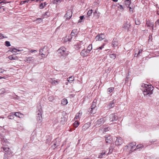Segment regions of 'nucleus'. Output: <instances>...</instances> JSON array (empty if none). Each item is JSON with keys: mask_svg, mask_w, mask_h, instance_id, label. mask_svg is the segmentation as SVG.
Segmentation results:
<instances>
[{"mask_svg": "<svg viewBox=\"0 0 159 159\" xmlns=\"http://www.w3.org/2000/svg\"><path fill=\"white\" fill-rule=\"evenodd\" d=\"M143 88L142 90L144 95H147L152 93L153 87L151 85L143 84L142 85Z\"/></svg>", "mask_w": 159, "mask_h": 159, "instance_id": "nucleus-1", "label": "nucleus"}, {"mask_svg": "<svg viewBox=\"0 0 159 159\" xmlns=\"http://www.w3.org/2000/svg\"><path fill=\"white\" fill-rule=\"evenodd\" d=\"M59 56L60 57H66L69 54L66 48L65 47H61L57 51Z\"/></svg>", "mask_w": 159, "mask_h": 159, "instance_id": "nucleus-2", "label": "nucleus"}, {"mask_svg": "<svg viewBox=\"0 0 159 159\" xmlns=\"http://www.w3.org/2000/svg\"><path fill=\"white\" fill-rule=\"evenodd\" d=\"M49 53L48 48L47 46H45L43 48L39 49V54L42 57H46Z\"/></svg>", "mask_w": 159, "mask_h": 159, "instance_id": "nucleus-3", "label": "nucleus"}, {"mask_svg": "<svg viewBox=\"0 0 159 159\" xmlns=\"http://www.w3.org/2000/svg\"><path fill=\"white\" fill-rule=\"evenodd\" d=\"M42 109L40 106H39L38 108V111H37V120L39 122H41L42 120Z\"/></svg>", "mask_w": 159, "mask_h": 159, "instance_id": "nucleus-4", "label": "nucleus"}, {"mask_svg": "<svg viewBox=\"0 0 159 159\" xmlns=\"http://www.w3.org/2000/svg\"><path fill=\"white\" fill-rule=\"evenodd\" d=\"M94 101L93 102L91 106V107L89 108V112L90 113H93L94 114L96 113V103L94 102Z\"/></svg>", "mask_w": 159, "mask_h": 159, "instance_id": "nucleus-5", "label": "nucleus"}, {"mask_svg": "<svg viewBox=\"0 0 159 159\" xmlns=\"http://www.w3.org/2000/svg\"><path fill=\"white\" fill-rule=\"evenodd\" d=\"M106 119L105 117L98 120L96 122L95 125L97 126H100L102 125L106 121Z\"/></svg>", "mask_w": 159, "mask_h": 159, "instance_id": "nucleus-6", "label": "nucleus"}, {"mask_svg": "<svg viewBox=\"0 0 159 159\" xmlns=\"http://www.w3.org/2000/svg\"><path fill=\"white\" fill-rule=\"evenodd\" d=\"M109 120L111 121L116 120L118 119L117 114L116 113H112L110 114L109 116Z\"/></svg>", "mask_w": 159, "mask_h": 159, "instance_id": "nucleus-7", "label": "nucleus"}, {"mask_svg": "<svg viewBox=\"0 0 159 159\" xmlns=\"http://www.w3.org/2000/svg\"><path fill=\"white\" fill-rule=\"evenodd\" d=\"M72 12L71 10H68L67 11L65 15V17L66 19H70L72 16Z\"/></svg>", "mask_w": 159, "mask_h": 159, "instance_id": "nucleus-8", "label": "nucleus"}, {"mask_svg": "<svg viewBox=\"0 0 159 159\" xmlns=\"http://www.w3.org/2000/svg\"><path fill=\"white\" fill-rule=\"evenodd\" d=\"M105 35L103 34L97 35L95 38L96 41H101L104 39Z\"/></svg>", "mask_w": 159, "mask_h": 159, "instance_id": "nucleus-9", "label": "nucleus"}, {"mask_svg": "<svg viewBox=\"0 0 159 159\" xmlns=\"http://www.w3.org/2000/svg\"><path fill=\"white\" fill-rule=\"evenodd\" d=\"M123 142V139L121 137H118L116 138L115 144L116 145H121Z\"/></svg>", "mask_w": 159, "mask_h": 159, "instance_id": "nucleus-10", "label": "nucleus"}, {"mask_svg": "<svg viewBox=\"0 0 159 159\" xmlns=\"http://www.w3.org/2000/svg\"><path fill=\"white\" fill-rule=\"evenodd\" d=\"M105 138L106 143H110L112 141L113 139L110 135H106L105 136Z\"/></svg>", "mask_w": 159, "mask_h": 159, "instance_id": "nucleus-11", "label": "nucleus"}, {"mask_svg": "<svg viewBox=\"0 0 159 159\" xmlns=\"http://www.w3.org/2000/svg\"><path fill=\"white\" fill-rule=\"evenodd\" d=\"M116 101L115 100L111 101L108 104L107 107V108L110 109L111 108L115 106V104L116 103Z\"/></svg>", "mask_w": 159, "mask_h": 159, "instance_id": "nucleus-12", "label": "nucleus"}, {"mask_svg": "<svg viewBox=\"0 0 159 159\" xmlns=\"http://www.w3.org/2000/svg\"><path fill=\"white\" fill-rule=\"evenodd\" d=\"M72 37L70 36H66L63 39L62 41L63 43H65L68 41L70 42L72 39Z\"/></svg>", "mask_w": 159, "mask_h": 159, "instance_id": "nucleus-13", "label": "nucleus"}, {"mask_svg": "<svg viewBox=\"0 0 159 159\" xmlns=\"http://www.w3.org/2000/svg\"><path fill=\"white\" fill-rule=\"evenodd\" d=\"M35 60V59L33 57H26L25 59V61H27L29 63H31L33 62Z\"/></svg>", "mask_w": 159, "mask_h": 159, "instance_id": "nucleus-14", "label": "nucleus"}, {"mask_svg": "<svg viewBox=\"0 0 159 159\" xmlns=\"http://www.w3.org/2000/svg\"><path fill=\"white\" fill-rule=\"evenodd\" d=\"M91 124L89 122H88L85 124L82 127V131H85L88 129L90 126Z\"/></svg>", "mask_w": 159, "mask_h": 159, "instance_id": "nucleus-15", "label": "nucleus"}, {"mask_svg": "<svg viewBox=\"0 0 159 159\" xmlns=\"http://www.w3.org/2000/svg\"><path fill=\"white\" fill-rule=\"evenodd\" d=\"M48 81L53 85H57L59 83V81L56 80L54 78L49 79Z\"/></svg>", "mask_w": 159, "mask_h": 159, "instance_id": "nucleus-16", "label": "nucleus"}, {"mask_svg": "<svg viewBox=\"0 0 159 159\" xmlns=\"http://www.w3.org/2000/svg\"><path fill=\"white\" fill-rule=\"evenodd\" d=\"M106 154V152L104 150H103L99 153L98 155V158H102L105 157Z\"/></svg>", "mask_w": 159, "mask_h": 159, "instance_id": "nucleus-17", "label": "nucleus"}, {"mask_svg": "<svg viewBox=\"0 0 159 159\" xmlns=\"http://www.w3.org/2000/svg\"><path fill=\"white\" fill-rule=\"evenodd\" d=\"M130 26V24L127 22L124 24L123 26V28L124 30H127V31H128L129 30Z\"/></svg>", "mask_w": 159, "mask_h": 159, "instance_id": "nucleus-18", "label": "nucleus"}, {"mask_svg": "<svg viewBox=\"0 0 159 159\" xmlns=\"http://www.w3.org/2000/svg\"><path fill=\"white\" fill-rule=\"evenodd\" d=\"M50 16V12L48 11L44 13H43L42 15V17L44 18H47L49 17Z\"/></svg>", "mask_w": 159, "mask_h": 159, "instance_id": "nucleus-19", "label": "nucleus"}, {"mask_svg": "<svg viewBox=\"0 0 159 159\" xmlns=\"http://www.w3.org/2000/svg\"><path fill=\"white\" fill-rule=\"evenodd\" d=\"M112 44L114 47H116L119 44L117 40L116 39H114L112 42Z\"/></svg>", "mask_w": 159, "mask_h": 159, "instance_id": "nucleus-20", "label": "nucleus"}, {"mask_svg": "<svg viewBox=\"0 0 159 159\" xmlns=\"http://www.w3.org/2000/svg\"><path fill=\"white\" fill-rule=\"evenodd\" d=\"M78 34V32L77 29L73 30L70 35V36H76Z\"/></svg>", "mask_w": 159, "mask_h": 159, "instance_id": "nucleus-21", "label": "nucleus"}, {"mask_svg": "<svg viewBox=\"0 0 159 159\" xmlns=\"http://www.w3.org/2000/svg\"><path fill=\"white\" fill-rule=\"evenodd\" d=\"M146 25L148 27H151L153 30V29L154 24L153 22H150V21L147 20L146 22Z\"/></svg>", "mask_w": 159, "mask_h": 159, "instance_id": "nucleus-22", "label": "nucleus"}, {"mask_svg": "<svg viewBox=\"0 0 159 159\" xmlns=\"http://www.w3.org/2000/svg\"><path fill=\"white\" fill-rule=\"evenodd\" d=\"M103 129H102V127H101V129L99 130V131H103V133H105L109 130L110 128L109 127H104V125L103 126Z\"/></svg>", "mask_w": 159, "mask_h": 159, "instance_id": "nucleus-23", "label": "nucleus"}, {"mask_svg": "<svg viewBox=\"0 0 159 159\" xmlns=\"http://www.w3.org/2000/svg\"><path fill=\"white\" fill-rule=\"evenodd\" d=\"M1 139L2 140L1 143L3 145H4L5 143H6L7 142V139L5 138V137L4 136H1Z\"/></svg>", "mask_w": 159, "mask_h": 159, "instance_id": "nucleus-24", "label": "nucleus"}, {"mask_svg": "<svg viewBox=\"0 0 159 159\" xmlns=\"http://www.w3.org/2000/svg\"><path fill=\"white\" fill-rule=\"evenodd\" d=\"M81 43L79 42L77 44H75V45L74 46V48H75V49H76L77 50H78L81 48Z\"/></svg>", "mask_w": 159, "mask_h": 159, "instance_id": "nucleus-25", "label": "nucleus"}, {"mask_svg": "<svg viewBox=\"0 0 159 159\" xmlns=\"http://www.w3.org/2000/svg\"><path fill=\"white\" fill-rule=\"evenodd\" d=\"M92 49V44H89L86 50L87 53H89Z\"/></svg>", "mask_w": 159, "mask_h": 159, "instance_id": "nucleus-26", "label": "nucleus"}, {"mask_svg": "<svg viewBox=\"0 0 159 159\" xmlns=\"http://www.w3.org/2000/svg\"><path fill=\"white\" fill-rule=\"evenodd\" d=\"M68 103V101L67 99L66 98L63 99L61 102V104L63 105H66Z\"/></svg>", "mask_w": 159, "mask_h": 159, "instance_id": "nucleus-27", "label": "nucleus"}, {"mask_svg": "<svg viewBox=\"0 0 159 159\" xmlns=\"http://www.w3.org/2000/svg\"><path fill=\"white\" fill-rule=\"evenodd\" d=\"M8 58L11 60H13L17 59V57L16 56L14 57L12 55L8 56Z\"/></svg>", "mask_w": 159, "mask_h": 159, "instance_id": "nucleus-28", "label": "nucleus"}, {"mask_svg": "<svg viewBox=\"0 0 159 159\" xmlns=\"http://www.w3.org/2000/svg\"><path fill=\"white\" fill-rule=\"evenodd\" d=\"M86 53H87L86 50L85 49H83L80 52V55L82 56L85 57L86 56Z\"/></svg>", "mask_w": 159, "mask_h": 159, "instance_id": "nucleus-29", "label": "nucleus"}, {"mask_svg": "<svg viewBox=\"0 0 159 159\" xmlns=\"http://www.w3.org/2000/svg\"><path fill=\"white\" fill-rule=\"evenodd\" d=\"M114 89V87H110L107 89V93L108 94H109L112 92H113Z\"/></svg>", "mask_w": 159, "mask_h": 159, "instance_id": "nucleus-30", "label": "nucleus"}, {"mask_svg": "<svg viewBox=\"0 0 159 159\" xmlns=\"http://www.w3.org/2000/svg\"><path fill=\"white\" fill-rule=\"evenodd\" d=\"M136 145V143L135 142H132L129 145V147H131V148L132 149L135 147Z\"/></svg>", "mask_w": 159, "mask_h": 159, "instance_id": "nucleus-31", "label": "nucleus"}, {"mask_svg": "<svg viewBox=\"0 0 159 159\" xmlns=\"http://www.w3.org/2000/svg\"><path fill=\"white\" fill-rule=\"evenodd\" d=\"M56 142H54L53 144L54 145V146H56L55 148H56L58 146L60 145V141L59 140H58V141H57V140H56Z\"/></svg>", "mask_w": 159, "mask_h": 159, "instance_id": "nucleus-32", "label": "nucleus"}, {"mask_svg": "<svg viewBox=\"0 0 159 159\" xmlns=\"http://www.w3.org/2000/svg\"><path fill=\"white\" fill-rule=\"evenodd\" d=\"M74 78L73 76H71L67 79L68 81L70 83H71L74 80Z\"/></svg>", "mask_w": 159, "mask_h": 159, "instance_id": "nucleus-33", "label": "nucleus"}, {"mask_svg": "<svg viewBox=\"0 0 159 159\" xmlns=\"http://www.w3.org/2000/svg\"><path fill=\"white\" fill-rule=\"evenodd\" d=\"M13 115H14L15 116L18 117H20V116L21 115V114L19 112H13L12 114Z\"/></svg>", "mask_w": 159, "mask_h": 159, "instance_id": "nucleus-34", "label": "nucleus"}, {"mask_svg": "<svg viewBox=\"0 0 159 159\" xmlns=\"http://www.w3.org/2000/svg\"><path fill=\"white\" fill-rule=\"evenodd\" d=\"M62 0H54L53 1V3L54 4H59L62 1Z\"/></svg>", "mask_w": 159, "mask_h": 159, "instance_id": "nucleus-35", "label": "nucleus"}, {"mask_svg": "<svg viewBox=\"0 0 159 159\" xmlns=\"http://www.w3.org/2000/svg\"><path fill=\"white\" fill-rule=\"evenodd\" d=\"M10 51L13 54H16L17 52V49L16 48L11 49Z\"/></svg>", "mask_w": 159, "mask_h": 159, "instance_id": "nucleus-36", "label": "nucleus"}, {"mask_svg": "<svg viewBox=\"0 0 159 159\" xmlns=\"http://www.w3.org/2000/svg\"><path fill=\"white\" fill-rule=\"evenodd\" d=\"M7 38V37L5 36L4 34L0 33V39Z\"/></svg>", "mask_w": 159, "mask_h": 159, "instance_id": "nucleus-37", "label": "nucleus"}, {"mask_svg": "<svg viewBox=\"0 0 159 159\" xmlns=\"http://www.w3.org/2000/svg\"><path fill=\"white\" fill-rule=\"evenodd\" d=\"M131 4V1L130 0H126L125 1V4L127 6H129Z\"/></svg>", "mask_w": 159, "mask_h": 159, "instance_id": "nucleus-38", "label": "nucleus"}, {"mask_svg": "<svg viewBox=\"0 0 159 159\" xmlns=\"http://www.w3.org/2000/svg\"><path fill=\"white\" fill-rule=\"evenodd\" d=\"M43 20L41 18H38L35 20V21L37 22V23H39L42 22Z\"/></svg>", "mask_w": 159, "mask_h": 159, "instance_id": "nucleus-39", "label": "nucleus"}, {"mask_svg": "<svg viewBox=\"0 0 159 159\" xmlns=\"http://www.w3.org/2000/svg\"><path fill=\"white\" fill-rule=\"evenodd\" d=\"M5 45L7 47H9L11 46L10 42L8 41H6L5 43Z\"/></svg>", "mask_w": 159, "mask_h": 159, "instance_id": "nucleus-40", "label": "nucleus"}, {"mask_svg": "<svg viewBox=\"0 0 159 159\" xmlns=\"http://www.w3.org/2000/svg\"><path fill=\"white\" fill-rule=\"evenodd\" d=\"M135 23L136 25H139L140 24V20L138 19L135 20Z\"/></svg>", "mask_w": 159, "mask_h": 159, "instance_id": "nucleus-41", "label": "nucleus"}, {"mask_svg": "<svg viewBox=\"0 0 159 159\" xmlns=\"http://www.w3.org/2000/svg\"><path fill=\"white\" fill-rule=\"evenodd\" d=\"M92 12L93 10L92 9L89 10L87 13V16H91Z\"/></svg>", "mask_w": 159, "mask_h": 159, "instance_id": "nucleus-42", "label": "nucleus"}, {"mask_svg": "<svg viewBox=\"0 0 159 159\" xmlns=\"http://www.w3.org/2000/svg\"><path fill=\"white\" fill-rule=\"evenodd\" d=\"M79 125V123L77 121H75L74 123V127L77 128Z\"/></svg>", "mask_w": 159, "mask_h": 159, "instance_id": "nucleus-43", "label": "nucleus"}, {"mask_svg": "<svg viewBox=\"0 0 159 159\" xmlns=\"http://www.w3.org/2000/svg\"><path fill=\"white\" fill-rule=\"evenodd\" d=\"M110 57L113 59H115L116 58V54H112L110 55Z\"/></svg>", "mask_w": 159, "mask_h": 159, "instance_id": "nucleus-44", "label": "nucleus"}, {"mask_svg": "<svg viewBox=\"0 0 159 159\" xmlns=\"http://www.w3.org/2000/svg\"><path fill=\"white\" fill-rule=\"evenodd\" d=\"M6 92L5 89H4L2 88L0 90V94H2L4 93H5Z\"/></svg>", "mask_w": 159, "mask_h": 159, "instance_id": "nucleus-45", "label": "nucleus"}, {"mask_svg": "<svg viewBox=\"0 0 159 159\" xmlns=\"http://www.w3.org/2000/svg\"><path fill=\"white\" fill-rule=\"evenodd\" d=\"M2 148L3 151H4L5 152H6L10 149L8 148L2 147Z\"/></svg>", "mask_w": 159, "mask_h": 159, "instance_id": "nucleus-46", "label": "nucleus"}, {"mask_svg": "<svg viewBox=\"0 0 159 159\" xmlns=\"http://www.w3.org/2000/svg\"><path fill=\"white\" fill-rule=\"evenodd\" d=\"M48 99L50 101L52 102L54 99V98L53 96H50L49 97Z\"/></svg>", "mask_w": 159, "mask_h": 159, "instance_id": "nucleus-47", "label": "nucleus"}, {"mask_svg": "<svg viewBox=\"0 0 159 159\" xmlns=\"http://www.w3.org/2000/svg\"><path fill=\"white\" fill-rule=\"evenodd\" d=\"M113 148L111 146L109 148V152H108V153H111L112 151H113Z\"/></svg>", "mask_w": 159, "mask_h": 159, "instance_id": "nucleus-48", "label": "nucleus"}, {"mask_svg": "<svg viewBox=\"0 0 159 159\" xmlns=\"http://www.w3.org/2000/svg\"><path fill=\"white\" fill-rule=\"evenodd\" d=\"M5 10V9L3 8V6L0 7V12H3Z\"/></svg>", "mask_w": 159, "mask_h": 159, "instance_id": "nucleus-49", "label": "nucleus"}, {"mask_svg": "<svg viewBox=\"0 0 159 159\" xmlns=\"http://www.w3.org/2000/svg\"><path fill=\"white\" fill-rule=\"evenodd\" d=\"M44 7H45L44 6L43 3H41L39 5V8L41 9H43Z\"/></svg>", "mask_w": 159, "mask_h": 159, "instance_id": "nucleus-50", "label": "nucleus"}, {"mask_svg": "<svg viewBox=\"0 0 159 159\" xmlns=\"http://www.w3.org/2000/svg\"><path fill=\"white\" fill-rule=\"evenodd\" d=\"M5 155L6 154L8 155H10L11 153V150L9 149L8 151H7L6 152H5Z\"/></svg>", "mask_w": 159, "mask_h": 159, "instance_id": "nucleus-51", "label": "nucleus"}, {"mask_svg": "<svg viewBox=\"0 0 159 159\" xmlns=\"http://www.w3.org/2000/svg\"><path fill=\"white\" fill-rule=\"evenodd\" d=\"M142 50L141 49H139V51L138 52V54L137 55L136 57H137L139 55H140V54L142 52Z\"/></svg>", "mask_w": 159, "mask_h": 159, "instance_id": "nucleus-52", "label": "nucleus"}, {"mask_svg": "<svg viewBox=\"0 0 159 159\" xmlns=\"http://www.w3.org/2000/svg\"><path fill=\"white\" fill-rule=\"evenodd\" d=\"M5 71H6V70L2 68H0V73H2Z\"/></svg>", "mask_w": 159, "mask_h": 159, "instance_id": "nucleus-53", "label": "nucleus"}, {"mask_svg": "<svg viewBox=\"0 0 159 159\" xmlns=\"http://www.w3.org/2000/svg\"><path fill=\"white\" fill-rule=\"evenodd\" d=\"M80 20H79V22H80L81 21H80V20H82L84 19V16H80Z\"/></svg>", "mask_w": 159, "mask_h": 159, "instance_id": "nucleus-54", "label": "nucleus"}, {"mask_svg": "<svg viewBox=\"0 0 159 159\" xmlns=\"http://www.w3.org/2000/svg\"><path fill=\"white\" fill-rule=\"evenodd\" d=\"M142 147V145H141V144L138 145H137V146L136 147L137 148L135 149V150L140 148Z\"/></svg>", "mask_w": 159, "mask_h": 159, "instance_id": "nucleus-55", "label": "nucleus"}, {"mask_svg": "<svg viewBox=\"0 0 159 159\" xmlns=\"http://www.w3.org/2000/svg\"><path fill=\"white\" fill-rule=\"evenodd\" d=\"M80 116V115H79L78 114H77L75 116V119H78L79 118V116Z\"/></svg>", "mask_w": 159, "mask_h": 159, "instance_id": "nucleus-56", "label": "nucleus"}, {"mask_svg": "<svg viewBox=\"0 0 159 159\" xmlns=\"http://www.w3.org/2000/svg\"><path fill=\"white\" fill-rule=\"evenodd\" d=\"M105 45V44L104 43L101 46L99 47L98 48L101 50L102 49V48H104Z\"/></svg>", "mask_w": 159, "mask_h": 159, "instance_id": "nucleus-57", "label": "nucleus"}, {"mask_svg": "<svg viewBox=\"0 0 159 159\" xmlns=\"http://www.w3.org/2000/svg\"><path fill=\"white\" fill-rule=\"evenodd\" d=\"M118 7L119 8H120L121 10L123 9V6L121 5H119V6Z\"/></svg>", "mask_w": 159, "mask_h": 159, "instance_id": "nucleus-58", "label": "nucleus"}, {"mask_svg": "<svg viewBox=\"0 0 159 159\" xmlns=\"http://www.w3.org/2000/svg\"><path fill=\"white\" fill-rule=\"evenodd\" d=\"M30 52L31 53H33V52H36L37 51L36 50H31L30 51Z\"/></svg>", "mask_w": 159, "mask_h": 159, "instance_id": "nucleus-59", "label": "nucleus"}, {"mask_svg": "<svg viewBox=\"0 0 159 159\" xmlns=\"http://www.w3.org/2000/svg\"><path fill=\"white\" fill-rule=\"evenodd\" d=\"M13 116L11 115L8 117V118L9 119H13Z\"/></svg>", "mask_w": 159, "mask_h": 159, "instance_id": "nucleus-60", "label": "nucleus"}, {"mask_svg": "<svg viewBox=\"0 0 159 159\" xmlns=\"http://www.w3.org/2000/svg\"><path fill=\"white\" fill-rule=\"evenodd\" d=\"M156 141H157V139H154V140H152V141H150V142L151 143H154V142H156Z\"/></svg>", "mask_w": 159, "mask_h": 159, "instance_id": "nucleus-61", "label": "nucleus"}, {"mask_svg": "<svg viewBox=\"0 0 159 159\" xmlns=\"http://www.w3.org/2000/svg\"><path fill=\"white\" fill-rule=\"evenodd\" d=\"M23 50V49H22L21 48H19V49H17V51L20 52L22 51Z\"/></svg>", "mask_w": 159, "mask_h": 159, "instance_id": "nucleus-62", "label": "nucleus"}, {"mask_svg": "<svg viewBox=\"0 0 159 159\" xmlns=\"http://www.w3.org/2000/svg\"><path fill=\"white\" fill-rule=\"evenodd\" d=\"M78 114L80 116H81L82 114V112L81 111H79Z\"/></svg>", "mask_w": 159, "mask_h": 159, "instance_id": "nucleus-63", "label": "nucleus"}, {"mask_svg": "<svg viewBox=\"0 0 159 159\" xmlns=\"http://www.w3.org/2000/svg\"><path fill=\"white\" fill-rule=\"evenodd\" d=\"M7 78V77L6 76H4L3 77H2V79H6Z\"/></svg>", "mask_w": 159, "mask_h": 159, "instance_id": "nucleus-64", "label": "nucleus"}]
</instances>
